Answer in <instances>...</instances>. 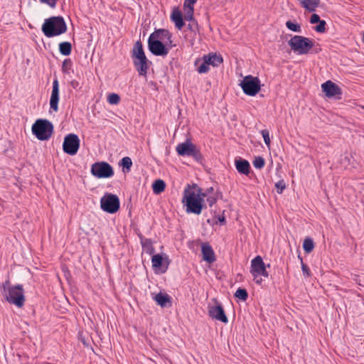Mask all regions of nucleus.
Here are the masks:
<instances>
[{"label": "nucleus", "mask_w": 364, "mask_h": 364, "mask_svg": "<svg viewBox=\"0 0 364 364\" xmlns=\"http://www.w3.org/2000/svg\"><path fill=\"white\" fill-rule=\"evenodd\" d=\"M59 52L61 55L68 56L72 52V44L68 41H64L59 43Z\"/></svg>", "instance_id": "obj_29"}, {"label": "nucleus", "mask_w": 364, "mask_h": 364, "mask_svg": "<svg viewBox=\"0 0 364 364\" xmlns=\"http://www.w3.org/2000/svg\"><path fill=\"white\" fill-rule=\"evenodd\" d=\"M252 164L255 168L261 169L264 166L265 161L263 157L259 156L255 157Z\"/></svg>", "instance_id": "obj_37"}, {"label": "nucleus", "mask_w": 364, "mask_h": 364, "mask_svg": "<svg viewBox=\"0 0 364 364\" xmlns=\"http://www.w3.org/2000/svg\"><path fill=\"white\" fill-rule=\"evenodd\" d=\"M197 0H185L183 4L188 5H194L196 3Z\"/></svg>", "instance_id": "obj_49"}, {"label": "nucleus", "mask_w": 364, "mask_h": 364, "mask_svg": "<svg viewBox=\"0 0 364 364\" xmlns=\"http://www.w3.org/2000/svg\"><path fill=\"white\" fill-rule=\"evenodd\" d=\"M237 171L243 175L248 176L250 172V165L246 159L239 158L235 160Z\"/></svg>", "instance_id": "obj_20"}, {"label": "nucleus", "mask_w": 364, "mask_h": 364, "mask_svg": "<svg viewBox=\"0 0 364 364\" xmlns=\"http://www.w3.org/2000/svg\"><path fill=\"white\" fill-rule=\"evenodd\" d=\"M148 48L149 51L156 56H166L168 53V48L159 39L149 36L148 39Z\"/></svg>", "instance_id": "obj_12"}, {"label": "nucleus", "mask_w": 364, "mask_h": 364, "mask_svg": "<svg viewBox=\"0 0 364 364\" xmlns=\"http://www.w3.org/2000/svg\"><path fill=\"white\" fill-rule=\"evenodd\" d=\"M261 134L262 135V137L264 139L265 144L269 147L270 146V137H269V132L267 129H263L261 131Z\"/></svg>", "instance_id": "obj_40"}, {"label": "nucleus", "mask_w": 364, "mask_h": 364, "mask_svg": "<svg viewBox=\"0 0 364 364\" xmlns=\"http://www.w3.org/2000/svg\"><path fill=\"white\" fill-rule=\"evenodd\" d=\"M214 188L213 187H210L205 190V192H203V190L201 189L200 195L204 199V198L207 197L208 196L213 195L215 193Z\"/></svg>", "instance_id": "obj_44"}, {"label": "nucleus", "mask_w": 364, "mask_h": 364, "mask_svg": "<svg viewBox=\"0 0 364 364\" xmlns=\"http://www.w3.org/2000/svg\"><path fill=\"white\" fill-rule=\"evenodd\" d=\"M321 20L320 16L316 14H313L310 17V23L311 24H316Z\"/></svg>", "instance_id": "obj_46"}, {"label": "nucleus", "mask_w": 364, "mask_h": 364, "mask_svg": "<svg viewBox=\"0 0 364 364\" xmlns=\"http://www.w3.org/2000/svg\"><path fill=\"white\" fill-rule=\"evenodd\" d=\"M119 166L122 167V171L124 173H128L131 170L132 166V161L129 156L123 157L119 163Z\"/></svg>", "instance_id": "obj_30"}, {"label": "nucleus", "mask_w": 364, "mask_h": 364, "mask_svg": "<svg viewBox=\"0 0 364 364\" xmlns=\"http://www.w3.org/2000/svg\"><path fill=\"white\" fill-rule=\"evenodd\" d=\"M41 3L46 4L51 8H55L58 0H39Z\"/></svg>", "instance_id": "obj_45"}, {"label": "nucleus", "mask_w": 364, "mask_h": 364, "mask_svg": "<svg viewBox=\"0 0 364 364\" xmlns=\"http://www.w3.org/2000/svg\"><path fill=\"white\" fill-rule=\"evenodd\" d=\"M314 28V30L318 33H324L326 31V23L324 20H320Z\"/></svg>", "instance_id": "obj_39"}, {"label": "nucleus", "mask_w": 364, "mask_h": 364, "mask_svg": "<svg viewBox=\"0 0 364 364\" xmlns=\"http://www.w3.org/2000/svg\"><path fill=\"white\" fill-rule=\"evenodd\" d=\"M215 303L217 305L213 306H210L208 308V315L212 318H214L217 321H221L224 323H227L228 322V318L225 313L224 309L221 304L218 303L215 300Z\"/></svg>", "instance_id": "obj_14"}, {"label": "nucleus", "mask_w": 364, "mask_h": 364, "mask_svg": "<svg viewBox=\"0 0 364 364\" xmlns=\"http://www.w3.org/2000/svg\"><path fill=\"white\" fill-rule=\"evenodd\" d=\"M314 240L311 237H307L304 239L303 242V249L306 253H311L314 249Z\"/></svg>", "instance_id": "obj_31"}, {"label": "nucleus", "mask_w": 364, "mask_h": 364, "mask_svg": "<svg viewBox=\"0 0 364 364\" xmlns=\"http://www.w3.org/2000/svg\"><path fill=\"white\" fill-rule=\"evenodd\" d=\"M176 151L179 156H191L198 163L202 164L203 161V156L200 149L190 139H186L185 142L178 144Z\"/></svg>", "instance_id": "obj_5"}, {"label": "nucleus", "mask_w": 364, "mask_h": 364, "mask_svg": "<svg viewBox=\"0 0 364 364\" xmlns=\"http://www.w3.org/2000/svg\"><path fill=\"white\" fill-rule=\"evenodd\" d=\"M4 299L9 304H14L18 308H22L26 301L23 285L16 284L12 286L9 289V291L4 294Z\"/></svg>", "instance_id": "obj_6"}, {"label": "nucleus", "mask_w": 364, "mask_h": 364, "mask_svg": "<svg viewBox=\"0 0 364 364\" xmlns=\"http://www.w3.org/2000/svg\"><path fill=\"white\" fill-rule=\"evenodd\" d=\"M132 60L139 75L146 77L151 62L148 60L146 55L133 58Z\"/></svg>", "instance_id": "obj_15"}, {"label": "nucleus", "mask_w": 364, "mask_h": 364, "mask_svg": "<svg viewBox=\"0 0 364 364\" xmlns=\"http://www.w3.org/2000/svg\"><path fill=\"white\" fill-rule=\"evenodd\" d=\"M185 15L184 19L186 21H192L193 19L194 5L183 4Z\"/></svg>", "instance_id": "obj_32"}, {"label": "nucleus", "mask_w": 364, "mask_h": 364, "mask_svg": "<svg viewBox=\"0 0 364 364\" xmlns=\"http://www.w3.org/2000/svg\"><path fill=\"white\" fill-rule=\"evenodd\" d=\"M80 139L75 134H69L64 138L63 149L65 153L70 156L75 155L80 148Z\"/></svg>", "instance_id": "obj_11"}, {"label": "nucleus", "mask_w": 364, "mask_h": 364, "mask_svg": "<svg viewBox=\"0 0 364 364\" xmlns=\"http://www.w3.org/2000/svg\"><path fill=\"white\" fill-rule=\"evenodd\" d=\"M165 188H166V183L161 179H157V180L154 181L152 184L153 192L155 194L158 195V194L161 193L163 191H164Z\"/></svg>", "instance_id": "obj_28"}, {"label": "nucleus", "mask_w": 364, "mask_h": 364, "mask_svg": "<svg viewBox=\"0 0 364 364\" xmlns=\"http://www.w3.org/2000/svg\"><path fill=\"white\" fill-rule=\"evenodd\" d=\"M73 65V62L71 59L67 58L65 59L63 62L62 65V71L64 74L69 75L70 73L71 68Z\"/></svg>", "instance_id": "obj_35"}, {"label": "nucleus", "mask_w": 364, "mask_h": 364, "mask_svg": "<svg viewBox=\"0 0 364 364\" xmlns=\"http://www.w3.org/2000/svg\"><path fill=\"white\" fill-rule=\"evenodd\" d=\"M107 102L110 105H118L120 102V97L117 93H111L107 96Z\"/></svg>", "instance_id": "obj_38"}, {"label": "nucleus", "mask_w": 364, "mask_h": 364, "mask_svg": "<svg viewBox=\"0 0 364 364\" xmlns=\"http://www.w3.org/2000/svg\"><path fill=\"white\" fill-rule=\"evenodd\" d=\"M59 82L57 78L53 82L52 92L50 98V107L54 112L58 111Z\"/></svg>", "instance_id": "obj_17"}, {"label": "nucleus", "mask_w": 364, "mask_h": 364, "mask_svg": "<svg viewBox=\"0 0 364 364\" xmlns=\"http://www.w3.org/2000/svg\"><path fill=\"white\" fill-rule=\"evenodd\" d=\"M91 174L97 178H107L114 176L112 166L106 161L94 163L90 169Z\"/></svg>", "instance_id": "obj_10"}, {"label": "nucleus", "mask_w": 364, "mask_h": 364, "mask_svg": "<svg viewBox=\"0 0 364 364\" xmlns=\"http://www.w3.org/2000/svg\"><path fill=\"white\" fill-rule=\"evenodd\" d=\"M203 58L205 60L207 61L208 66L212 65L213 67H218L223 62L221 55H218L215 53L204 55Z\"/></svg>", "instance_id": "obj_21"}, {"label": "nucleus", "mask_w": 364, "mask_h": 364, "mask_svg": "<svg viewBox=\"0 0 364 364\" xmlns=\"http://www.w3.org/2000/svg\"><path fill=\"white\" fill-rule=\"evenodd\" d=\"M207 222H208V223H210V219H208V220H207Z\"/></svg>", "instance_id": "obj_52"}, {"label": "nucleus", "mask_w": 364, "mask_h": 364, "mask_svg": "<svg viewBox=\"0 0 364 364\" xmlns=\"http://www.w3.org/2000/svg\"><path fill=\"white\" fill-rule=\"evenodd\" d=\"M285 24L287 28L291 31L297 33L301 32V26L300 23H294L291 21H287Z\"/></svg>", "instance_id": "obj_34"}, {"label": "nucleus", "mask_w": 364, "mask_h": 364, "mask_svg": "<svg viewBox=\"0 0 364 364\" xmlns=\"http://www.w3.org/2000/svg\"><path fill=\"white\" fill-rule=\"evenodd\" d=\"M218 195H220V196H223V194L220 191H216L213 195H210L207 196L206 200L208 203V205L210 207H212L218 200Z\"/></svg>", "instance_id": "obj_36"}, {"label": "nucleus", "mask_w": 364, "mask_h": 364, "mask_svg": "<svg viewBox=\"0 0 364 364\" xmlns=\"http://www.w3.org/2000/svg\"><path fill=\"white\" fill-rule=\"evenodd\" d=\"M267 267H269L270 264H268L266 266L262 257L259 255H257L251 261L250 273L254 277L256 284H261L262 282L261 278L257 279L259 276H263L266 278L269 277V273L266 269Z\"/></svg>", "instance_id": "obj_7"}, {"label": "nucleus", "mask_w": 364, "mask_h": 364, "mask_svg": "<svg viewBox=\"0 0 364 364\" xmlns=\"http://www.w3.org/2000/svg\"><path fill=\"white\" fill-rule=\"evenodd\" d=\"M152 267L155 273H165L168 269L169 260L161 254L154 255L151 258Z\"/></svg>", "instance_id": "obj_13"}, {"label": "nucleus", "mask_w": 364, "mask_h": 364, "mask_svg": "<svg viewBox=\"0 0 364 364\" xmlns=\"http://www.w3.org/2000/svg\"><path fill=\"white\" fill-rule=\"evenodd\" d=\"M314 41L303 36H294L288 41L291 49L298 55L308 54L313 48Z\"/></svg>", "instance_id": "obj_3"}, {"label": "nucleus", "mask_w": 364, "mask_h": 364, "mask_svg": "<svg viewBox=\"0 0 364 364\" xmlns=\"http://www.w3.org/2000/svg\"><path fill=\"white\" fill-rule=\"evenodd\" d=\"M137 235L140 240L143 250L150 255H154L155 249L153 246L151 240L145 238L144 236L140 232L137 233Z\"/></svg>", "instance_id": "obj_22"}, {"label": "nucleus", "mask_w": 364, "mask_h": 364, "mask_svg": "<svg viewBox=\"0 0 364 364\" xmlns=\"http://www.w3.org/2000/svg\"><path fill=\"white\" fill-rule=\"evenodd\" d=\"M323 92L327 97H332L341 95V87L331 80H328L321 85Z\"/></svg>", "instance_id": "obj_16"}, {"label": "nucleus", "mask_w": 364, "mask_h": 364, "mask_svg": "<svg viewBox=\"0 0 364 364\" xmlns=\"http://www.w3.org/2000/svg\"><path fill=\"white\" fill-rule=\"evenodd\" d=\"M275 187L277 188V192L279 194L282 193L283 191L286 188V183L284 180H280L276 183Z\"/></svg>", "instance_id": "obj_41"}, {"label": "nucleus", "mask_w": 364, "mask_h": 364, "mask_svg": "<svg viewBox=\"0 0 364 364\" xmlns=\"http://www.w3.org/2000/svg\"><path fill=\"white\" fill-rule=\"evenodd\" d=\"M235 296L242 301H245L248 298L247 291L244 288H238L235 293Z\"/></svg>", "instance_id": "obj_33"}, {"label": "nucleus", "mask_w": 364, "mask_h": 364, "mask_svg": "<svg viewBox=\"0 0 364 364\" xmlns=\"http://www.w3.org/2000/svg\"><path fill=\"white\" fill-rule=\"evenodd\" d=\"M77 84H78V82H77V81H75V80H73V81L71 82V85H72L74 88H75V87H76V86L77 85Z\"/></svg>", "instance_id": "obj_50"}, {"label": "nucleus", "mask_w": 364, "mask_h": 364, "mask_svg": "<svg viewBox=\"0 0 364 364\" xmlns=\"http://www.w3.org/2000/svg\"><path fill=\"white\" fill-rule=\"evenodd\" d=\"M153 299L162 308L171 307L172 306V299L166 293L159 292L153 296Z\"/></svg>", "instance_id": "obj_19"}, {"label": "nucleus", "mask_w": 364, "mask_h": 364, "mask_svg": "<svg viewBox=\"0 0 364 364\" xmlns=\"http://www.w3.org/2000/svg\"><path fill=\"white\" fill-rule=\"evenodd\" d=\"M100 207L106 213H115L120 208L119 198L115 194L106 193L100 199Z\"/></svg>", "instance_id": "obj_9"}, {"label": "nucleus", "mask_w": 364, "mask_h": 364, "mask_svg": "<svg viewBox=\"0 0 364 364\" xmlns=\"http://www.w3.org/2000/svg\"><path fill=\"white\" fill-rule=\"evenodd\" d=\"M244 93L249 96H255L261 89V82L257 77L248 75L240 83Z\"/></svg>", "instance_id": "obj_8"}, {"label": "nucleus", "mask_w": 364, "mask_h": 364, "mask_svg": "<svg viewBox=\"0 0 364 364\" xmlns=\"http://www.w3.org/2000/svg\"><path fill=\"white\" fill-rule=\"evenodd\" d=\"M188 28L189 29H191H191H192V26H191V24H188Z\"/></svg>", "instance_id": "obj_51"}, {"label": "nucleus", "mask_w": 364, "mask_h": 364, "mask_svg": "<svg viewBox=\"0 0 364 364\" xmlns=\"http://www.w3.org/2000/svg\"><path fill=\"white\" fill-rule=\"evenodd\" d=\"M171 38H171L169 40H166V43H164L168 48V50L175 46V45L173 44V41Z\"/></svg>", "instance_id": "obj_48"}, {"label": "nucleus", "mask_w": 364, "mask_h": 364, "mask_svg": "<svg viewBox=\"0 0 364 364\" xmlns=\"http://www.w3.org/2000/svg\"><path fill=\"white\" fill-rule=\"evenodd\" d=\"M150 36H154V38L161 40H169L172 38L171 33L166 29L159 28L153 32Z\"/></svg>", "instance_id": "obj_25"}, {"label": "nucleus", "mask_w": 364, "mask_h": 364, "mask_svg": "<svg viewBox=\"0 0 364 364\" xmlns=\"http://www.w3.org/2000/svg\"><path fill=\"white\" fill-rule=\"evenodd\" d=\"M220 223V225H225V223H226V219H225V217L223 215H218V220H217V221H215V223Z\"/></svg>", "instance_id": "obj_47"}, {"label": "nucleus", "mask_w": 364, "mask_h": 364, "mask_svg": "<svg viewBox=\"0 0 364 364\" xmlns=\"http://www.w3.org/2000/svg\"><path fill=\"white\" fill-rule=\"evenodd\" d=\"M196 66V70L198 73H207L209 71V66L207 61L205 60L203 56L201 58H197L194 63Z\"/></svg>", "instance_id": "obj_26"}, {"label": "nucleus", "mask_w": 364, "mask_h": 364, "mask_svg": "<svg viewBox=\"0 0 364 364\" xmlns=\"http://www.w3.org/2000/svg\"><path fill=\"white\" fill-rule=\"evenodd\" d=\"M201 253L203 255V259L208 263L211 264L216 260L215 252L212 247L207 242L202 244Z\"/></svg>", "instance_id": "obj_18"}, {"label": "nucleus", "mask_w": 364, "mask_h": 364, "mask_svg": "<svg viewBox=\"0 0 364 364\" xmlns=\"http://www.w3.org/2000/svg\"><path fill=\"white\" fill-rule=\"evenodd\" d=\"M53 124L45 119H38L36 120L32 125V133L35 136L41 140L46 141L50 139L53 133Z\"/></svg>", "instance_id": "obj_4"}, {"label": "nucleus", "mask_w": 364, "mask_h": 364, "mask_svg": "<svg viewBox=\"0 0 364 364\" xmlns=\"http://www.w3.org/2000/svg\"><path fill=\"white\" fill-rule=\"evenodd\" d=\"M320 0H301L300 4L306 11L313 12L318 6Z\"/></svg>", "instance_id": "obj_27"}, {"label": "nucleus", "mask_w": 364, "mask_h": 364, "mask_svg": "<svg viewBox=\"0 0 364 364\" xmlns=\"http://www.w3.org/2000/svg\"><path fill=\"white\" fill-rule=\"evenodd\" d=\"M68 27L63 16H51L45 19L41 31L47 38H53L65 33Z\"/></svg>", "instance_id": "obj_2"}, {"label": "nucleus", "mask_w": 364, "mask_h": 364, "mask_svg": "<svg viewBox=\"0 0 364 364\" xmlns=\"http://www.w3.org/2000/svg\"><path fill=\"white\" fill-rule=\"evenodd\" d=\"M200 192L201 188H197L196 185L188 184L184 189L181 202L187 213L200 215L203 209L206 208Z\"/></svg>", "instance_id": "obj_1"}, {"label": "nucleus", "mask_w": 364, "mask_h": 364, "mask_svg": "<svg viewBox=\"0 0 364 364\" xmlns=\"http://www.w3.org/2000/svg\"><path fill=\"white\" fill-rule=\"evenodd\" d=\"M171 19L175 23V26L181 30L185 25L183 21V18L181 11L177 9L174 8L171 14Z\"/></svg>", "instance_id": "obj_23"}, {"label": "nucleus", "mask_w": 364, "mask_h": 364, "mask_svg": "<svg viewBox=\"0 0 364 364\" xmlns=\"http://www.w3.org/2000/svg\"><path fill=\"white\" fill-rule=\"evenodd\" d=\"M299 257L301 259V270L303 272V274L305 277H311V271H310V269L309 268V267L304 264L302 261V258L300 257V256H299Z\"/></svg>", "instance_id": "obj_42"}, {"label": "nucleus", "mask_w": 364, "mask_h": 364, "mask_svg": "<svg viewBox=\"0 0 364 364\" xmlns=\"http://www.w3.org/2000/svg\"><path fill=\"white\" fill-rule=\"evenodd\" d=\"M13 285L11 284V282L9 278H8L4 282L1 284V289H3L4 294L6 292L9 291V289L12 287Z\"/></svg>", "instance_id": "obj_43"}, {"label": "nucleus", "mask_w": 364, "mask_h": 364, "mask_svg": "<svg viewBox=\"0 0 364 364\" xmlns=\"http://www.w3.org/2000/svg\"><path fill=\"white\" fill-rule=\"evenodd\" d=\"M145 53L143 48V44L140 40L137 41L132 48V59L135 58H139L142 56H145Z\"/></svg>", "instance_id": "obj_24"}]
</instances>
